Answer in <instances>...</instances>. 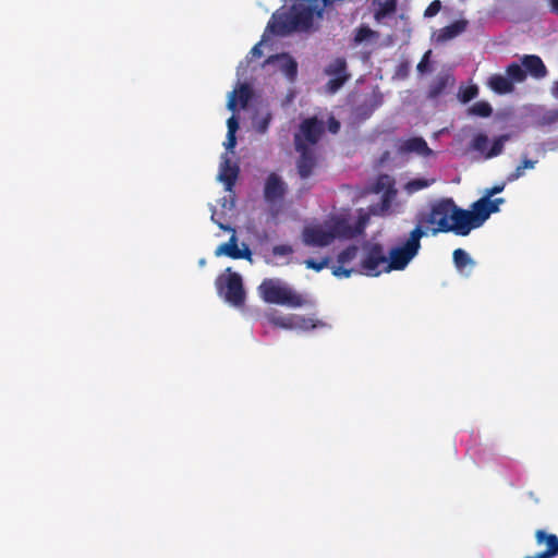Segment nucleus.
<instances>
[{
    "label": "nucleus",
    "instance_id": "obj_1",
    "mask_svg": "<svg viewBox=\"0 0 558 558\" xmlns=\"http://www.w3.org/2000/svg\"><path fill=\"white\" fill-rule=\"evenodd\" d=\"M461 208L450 197H442L429 204L428 210L420 213L416 217L421 230L429 231L433 235L453 232L463 236L461 228Z\"/></svg>",
    "mask_w": 558,
    "mask_h": 558
},
{
    "label": "nucleus",
    "instance_id": "obj_2",
    "mask_svg": "<svg viewBox=\"0 0 558 558\" xmlns=\"http://www.w3.org/2000/svg\"><path fill=\"white\" fill-rule=\"evenodd\" d=\"M317 5L295 3L288 12H276L267 24V31L277 36H286L295 31H307L315 16H322Z\"/></svg>",
    "mask_w": 558,
    "mask_h": 558
},
{
    "label": "nucleus",
    "instance_id": "obj_3",
    "mask_svg": "<svg viewBox=\"0 0 558 558\" xmlns=\"http://www.w3.org/2000/svg\"><path fill=\"white\" fill-rule=\"evenodd\" d=\"M258 291L262 299L269 304L301 307L305 303L301 294L281 283L278 279H265L258 287Z\"/></svg>",
    "mask_w": 558,
    "mask_h": 558
},
{
    "label": "nucleus",
    "instance_id": "obj_4",
    "mask_svg": "<svg viewBox=\"0 0 558 558\" xmlns=\"http://www.w3.org/2000/svg\"><path fill=\"white\" fill-rule=\"evenodd\" d=\"M425 235V231L421 228H414L403 243V245L392 247L388 254L387 269L403 270L410 262L418 254L421 248V239Z\"/></svg>",
    "mask_w": 558,
    "mask_h": 558
},
{
    "label": "nucleus",
    "instance_id": "obj_5",
    "mask_svg": "<svg viewBox=\"0 0 558 558\" xmlns=\"http://www.w3.org/2000/svg\"><path fill=\"white\" fill-rule=\"evenodd\" d=\"M226 272L216 279L217 291L230 304L242 306L245 301L242 278L238 272L231 271V268H227Z\"/></svg>",
    "mask_w": 558,
    "mask_h": 558
},
{
    "label": "nucleus",
    "instance_id": "obj_6",
    "mask_svg": "<svg viewBox=\"0 0 558 558\" xmlns=\"http://www.w3.org/2000/svg\"><path fill=\"white\" fill-rule=\"evenodd\" d=\"M388 257L380 243H367L364 245V257L360 263V272L369 277H377L387 269Z\"/></svg>",
    "mask_w": 558,
    "mask_h": 558
},
{
    "label": "nucleus",
    "instance_id": "obj_7",
    "mask_svg": "<svg viewBox=\"0 0 558 558\" xmlns=\"http://www.w3.org/2000/svg\"><path fill=\"white\" fill-rule=\"evenodd\" d=\"M324 132L325 124L322 120L317 117L306 118L301 122L299 132L294 135V146L298 147V141L300 144L315 145Z\"/></svg>",
    "mask_w": 558,
    "mask_h": 558
},
{
    "label": "nucleus",
    "instance_id": "obj_8",
    "mask_svg": "<svg viewBox=\"0 0 558 558\" xmlns=\"http://www.w3.org/2000/svg\"><path fill=\"white\" fill-rule=\"evenodd\" d=\"M461 228H463V236H466L471 230L481 227L488 218L489 210L483 201L477 199L472 204V210L461 208Z\"/></svg>",
    "mask_w": 558,
    "mask_h": 558
},
{
    "label": "nucleus",
    "instance_id": "obj_9",
    "mask_svg": "<svg viewBox=\"0 0 558 558\" xmlns=\"http://www.w3.org/2000/svg\"><path fill=\"white\" fill-rule=\"evenodd\" d=\"M509 140V134H502L496 137L490 148H488L489 141L487 135L484 133H477L473 136L470 147L472 150L478 151L485 159H492L504 151V146Z\"/></svg>",
    "mask_w": 558,
    "mask_h": 558
},
{
    "label": "nucleus",
    "instance_id": "obj_10",
    "mask_svg": "<svg viewBox=\"0 0 558 558\" xmlns=\"http://www.w3.org/2000/svg\"><path fill=\"white\" fill-rule=\"evenodd\" d=\"M335 240L331 230H325L320 226L305 227L302 231V241L306 246L325 247Z\"/></svg>",
    "mask_w": 558,
    "mask_h": 558
},
{
    "label": "nucleus",
    "instance_id": "obj_11",
    "mask_svg": "<svg viewBox=\"0 0 558 558\" xmlns=\"http://www.w3.org/2000/svg\"><path fill=\"white\" fill-rule=\"evenodd\" d=\"M295 150L300 154L296 160L298 173L301 179H307L313 174L317 166L316 155L307 144H300L299 141Z\"/></svg>",
    "mask_w": 558,
    "mask_h": 558
},
{
    "label": "nucleus",
    "instance_id": "obj_12",
    "mask_svg": "<svg viewBox=\"0 0 558 558\" xmlns=\"http://www.w3.org/2000/svg\"><path fill=\"white\" fill-rule=\"evenodd\" d=\"M215 255L216 256L226 255L232 259H246L250 263L253 262L252 252H251L250 247L243 243V248H239L238 239L234 234L231 235V238L229 239L228 242L220 244L216 248Z\"/></svg>",
    "mask_w": 558,
    "mask_h": 558
},
{
    "label": "nucleus",
    "instance_id": "obj_13",
    "mask_svg": "<svg viewBox=\"0 0 558 558\" xmlns=\"http://www.w3.org/2000/svg\"><path fill=\"white\" fill-rule=\"evenodd\" d=\"M287 192V185L283 180L275 172H271L265 182L264 197L268 203H275L283 198Z\"/></svg>",
    "mask_w": 558,
    "mask_h": 558
},
{
    "label": "nucleus",
    "instance_id": "obj_14",
    "mask_svg": "<svg viewBox=\"0 0 558 558\" xmlns=\"http://www.w3.org/2000/svg\"><path fill=\"white\" fill-rule=\"evenodd\" d=\"M397 151L399 155L415 153L417 155L428 156L432 154V149L428 147L426 141L418 136L400 140L397 145Z\"/></svg>",
    "mask_w": 558,
    "mask_h": 558
},
{
    "label": "nucleus",
    "instance_id": "obj_15",
    "mask_svg": "<svg viewBox=\"0 0 558 558\" xmlns=\"http://www.w3.org/2000/svg\"><path fill=\"white\" fill-rule=\"evenodd\" d=\"M239 171L240 169L238 165L232 163L227 155H223L218 179L223 182L226 191H231L233 189L239 175Z\"/></svg>",
    "mask_w": 558,
    "mask_h": 558
},
{
    "label": "nucleus",
    "instance_id": "obj_16",
    "mask_svg": "<svg viewBox=\"0 0 558 558\" xmlns=\"http://www.w3.org/2000/svg\"><path fill=\"white\" fill-rule=\"evenodd\" d=\"M522 66L526 74L535 78H542L547 74V69L543 60L536 54H525L521 59Z\"/></svg>",
    "mask_w": 558,
    "mask_h": 558
},
{
    "label": "nucleus",
    "instance_id": "obj_17",
    "mask_svg": "<svg viewBox=\"0 0 558 558\" xmlns=\"http://www.w3.org/2000/svg\"><path fill=\"white\" fill-rule=\"evenodd\" d=\"M253 96L252 88L247 84H242L238 89H234L228 99L227 107L230 111L236 110V101L239 100L242 108H245Z\"/></svg>",
    "mask_w": 558,
    "mask_h": 558
},
{
    "label": "nucleus",
    "instance_id": "obj_18",
    "mask_svg": "<svg viewBox=\"0 0 558 558\" xmlns=\"http://www.w3.org/2000/svg\"><path fill=\"white\" fill-rule=\"evenodd\" d=\"M330 230L335 234V239H353L359 235L354 223L352 225L345 217H338L335 219Z\"/></svg>",
    "mask_w": 558,
    "mask_h": 558
},
{
    "label": "nucleus",
    "instance_id": "obj_19",
    "mask_svg": "<svg viewBox=\"0 0 558 558\" xmlns=\"http://www.w3.org/2000/svg\"><path fill=\"white\" fill-rule=\"evenodd\" d=\"M466 26L468 22L465 20H458L450 25L440 28L436 38L437 43H446L453 39L462 34L466 29Z\"/></svg>",
    "mask_w": 558,
    "mask_h": 558
},
{
    "label": "nucleus",
    "instance_id": "obj_20",
    "mask_svg": "<svg viewBox=\"0 0 558 558\" xmlns=\"http://www.w3.org/2000/svg\"><path fill=\"white\" fill-rule=\"evenodd\" d=\"M267 322L276 328L292 330L295 329L296 315H281L277 311H271L265 315Z\"/></svg>",
    "mask_w": 558,
    "mask_h": 558
},
{
    "label": "nucleus",
    "instance_id": "obj_21",
    "mask_svg": "<svg viewBox=\"0 0 558 558\" xmlns=\"http://www.w3.org/2000/svg\"><path fill=\"white\" fill-rule=\"evenodd\" d=\"M274 60L281 62V65H280L281 71L290 81L295 80V77L298 75V63L292 57H290L286 53L277 54L275 57L268 58L266 62L270 63Z\"/></svg>",
    "mask_w": 558,
    "mask_h": 558
},
{
    "label": "nucleus",
    "instance_id": "obj_22",
    "mask_svg": "<svg viewBox=\"0 0 558 558\" xmlns=\"http://www.w3.org/2000/svg\"><path fill=\"white\" fill-rule=\"evenodd\" d=\"M538 544L546 543L547 549L542 551L545 558H553L558 555V537L555 534H547L543 530L536 531L535 534Z\"/></svg>",
    "mask_w": 558,
    "mask_h": 558
},
{
    "label": "nucleus",
    "instance_id": "obj_23",
    "mask_svg": "<svg viewBox=\"0 0 558 558\" xmlns=\"http://www.w3.org/2000/svg\"><path fill=\"white\" fill-rule=\"evenodd\" d=\"M487 86L499 95H505L512 93L514 89V86L512 85L511 81L508 80L507 76H504L501 74H493L487 82Z\"/></svg>",
    "mask_w": 558,
    "mask_h": 558
},
{
    "label": "nucleus",
    "instance_id": "obj_24",
    "mask_svg": "<svg viewBox=\"0 0 558 558\" xmlns=\"http://www.w3.org/2000/svg\"><path fill=\"white\" fill-rule=\"evenodd\" d=\"M451 83H453V77L450 74L437 75L429 85L428 98L435 99L439 97Z\"/></svg>",
    "mask_w": 558,
    "mask_h": 558
},
{
    "label": "nucleus",
    "instance_id": "obj_25",
    "mask_svg": "<svg viewBox=\"0 0 558 558\" xmlns=\"http://www.w3.org/2000/svg\"><path fill=\"white\" fill-rule=\"evenodd\" d=\"M506 74L512 85L514 83H522L526 78V71H524L522 64L520 65L517 62H512L506 68Z\"/></svg>",
    "mask_w": 558,
    "mask_h": 558
},
{
    "label": "nucleus",
    "instance_id": "obj_26",
    "mask_svg": "<svg viewBox=\"0 0 558 558\" xmlns=\"http://www.w3.org/2000/svg\"><path fill=\"white\" fill-rule=\"evenodd\" d=\"M325 73L329 76H341V75H350L347 72V61L344 58H336L332 62H330L325 69Z\"/></svg>",
    "mask_w": 558,
    "mask_h": 558
},
{
    "label": "nucleus",
    "instance_id": "obj_27",
    "mask_svg": "<svg viewBox=\"0 0 558 558\" xmlns=\"http://www.w3.org/2000/svg\"><path fill=\"white\" fill-rule=\"evenodd\" d=\"M397 11V0H385L384 2H378V8L375 11V19L380 21Z\"/></svg>",
    "mask_w": 558,
    "mask_h": 558
},
{
    "label": "nucleus",
    "instance_id": "obj_28",
    "mask_svg": "<svg viewBox=\"0 0 558 558\" xmlns=\"http://www.w3.org/2000/svg\"><path fill=\"white\" fill-rule=\"evenodd\" d=\"M453 263L460 271L466 267L472 268L474 266L473 259L463 248H457L453 251Z\"/></svg>",
    "mask_w": 558,
    "mask_h": 558
},
{
    "label": "nucleus",
    "instance_id": "obj_29",
    "mask_svg": "<svg viewBox=\"0 0 558 558\" xmlns=\"http://www.w3.org/2000/svg\"><path fill=\"white\" fill-rule=\"evenodd\" d=\"M493 113V108L487 101H477L469 108V114L481 118H488Z\"/></svg>",
    "mask_w": 558,
    "mask_h": 558
},
{
    "label": "nucleus",
    "instance_id": "obj_30",
    "mask_svg": "<svg viewBox=\"0 0 558 558\" xmlns=\"http://www.w3.org/2000/svg\"><path fill=\"white\" fill-rule=\"evenodd\" d=\"M357 253L359 247L356 245H349L338 254L337 262L340 265L350 264L356 258Z\"/></svg>",
    "mask_w": 558,
    "mask_h": 558
},
{
    "label": "nucleus",
    "instance_id": "obj_31",
    "mask_svg": "<svg viewBox=\"0 0 558 558\" xmlns=\"http://www.w3.org/2000/svg\"><path fill=\"white\" fill-rule=\"evenodd\" d=\"M325 324L319 320H315L311 317H304L296 315L295 319V329H302V330H311L317 327H323Z\"/></svg>",
    "mask_w": 558,
    "mask_h": 558
},
{
    "label": "nucleus",
    "instance_id": "obj_32",
    "mask_svg": "<svg viewBox=\"0 0 558 558\" xmlns=\"http://www.w3.org/2000/svg\"><path fill=\"white\" fill-rule=\"evenodd\" d=\"M478 95V87L476 85H469L461 87L458 93V98L462 104H468Z\"/></svg>",
    "mask_w": 558,
    "mask_h": 558
},
{
    "label": "nucleus",
    "instance_id": "obj_33",
    "mask_svg": "<svg viewBox=\"0 0 558 558\" xmlns=\"http://www.w3.org/2000/svg\"><path fill=\"white\" fill-rule=\"evenodd\" d=\"M350 78V75H341L331 77L327 84L326 88L330 94L337 93Z\"/></svg>",
    "mask_w": 558,
    "mask_h": 558
},
{
    "label": "nucleus",
    "instance_id": "obj_34",
    "mask_svg": "<svg viewBox=\"0 0 558 558\" xmlns=\"http://www.w3.org/2000/svg\"><path fill=\"white\" fill-rule=\"evenodd\" d=\"M535 163L536 161L534 160L526 158L523 159L522 162L515 168V170L512 173H510V175L508 177V181H514L519 179L524 174L525 169H533Z\"/></svg>",
    "mask_w": 558,
    "mask_h": 558
},
{
    "label": "nucleus",
    "instance_id": "obj_35",
    "mask_svg": "<svg viewBox=\"0 0 558 558\" xmlns=\"http://www.w3.org/2000/svg\"><path fill=\"white\" fill-rule=\"evenodd\" d=\"M433 182L434 180L414 179L407 183L405 189L409 193H414L428 187Z\"/></svg>",
    "mask_w": 558,
    "mask_h": 558
},
{
    "label": "nucleus",
    "instance_id": "obj_36",
    "mask_svg": "<svg viewBox=\"0 0 558 558\" xmlns=\"http://www.w3.org/2000/svg\"><path fill=\"white\" fill-rule=\"evenodd\" d=\"M330 257L329 256H325L323 257L320 260H315L313 258H308V259H305L304 260V265L306 266V268L308 269H313L315 271H320L323 270L324 268L328 267L329 264H330Z\"/></svg>",
    "mask_w": 558,
    "mask_h": 558
},
{
    "label": "nucleus",
    "instance_id": "obj_37",
    "mask_svg": "<svg viewBox=\"0 0 558 558\" xmlns=\"http://www.w3.org/2000/svg\"><path fill=\"white\" fill-rule=\"evenodd\" d=\"M375 35V32L372 31L368 26H360L356 32H355V35H354V41L356 44H361L367 39H369L371 37H373Z\"/></svg>",
    "mask_w": 558,
    "mask_h": 558
},
{
    "label": "nucleus",
    "instance_id": "obj_38",
    "mask_svg": "<svg viewBox=\"0 0 558 558\" xmlns=\"http://www.w3.org/2000/svg\"><path fill=\"white\" fill-rule=\"evenodd\" d=\"M271 119L272 114L270 112H267L265 117H263L259 121L255 123V130L259 134L266 133L271 122Z\"/></svg>",
    "mask_w": 558,
    "mask_h": 558
},
{
    "label": "nucleus",
    "instance_id": "obj_39",
    "mask_svg": "<svg viewBox=\"0 0 558 558\" xmlns=\"http://www.w3.org/2000/svg\"><path fill=\"white\" fill-rule=\"evenodd\" d=\"M344 265L333 266L331 268L332 275L337 278H349L355 271L353 268H345Z\"/></svg>",
    "mask_w": 558,
    "mask_h": 558
},
{
    "label": "nucleus",
    "instance_id": "obj_40",
    "mask_svg": "<svg viewBox=\"0 0 558 558\" xmlns=\"http://www.w3.org/2000/svg\"><path fill=\"white\" fill-rule=\"evenodd\" d=\"M369 216L365 213H360L357 220L354 222L357 234H362L368 223Z\"/></svg>",
    "mask_w": 558,
    "mask_h": 558
},
{
    "label": "nucleus",
    "instance_id": "obj_41",
    "mask_svg": "<svg viewBox=\"0 0 558 558\" xmlns=\"http://www.w3.org/2000/svg\"><path fill=\"white\" fill-rule=\"evenodd\" d=\"M294 252L293 247L289 244H279L272 247V254L275 256H289Z\"/></svg>",
    "mask_w": 558,
    "mask_h": 558
},
{
    "label": "nucleus",
    "instance_id": "obj_42",
    "mask_svg": "<svg viewBox=\"0 0 558 558\" xmlns=\"http://www.w3.org/2000/svg\"><path fill=\"white\" fill-rule=\"evenodd\" d=\"M440 9H441V2L439 0H434V1H432L429 3V5L424 11V16L425 17H433L436 14H438Z\"/></svg>",
    "mask_w": 558,
    "mask_h": 558
},
{
    "label": "nucleus",
    "instance_id": "obj_43",
    "mask_svg": "<svg viewBox=\"0 0 558 558\" xmlns=\"http://www.w3.org/2000/svg\"><path fill=\"white\" fill-rule=\"evenodd\" d=\"M430 50L425 52L422 60L417 64V71L424 73L428 69Z\"/></svg>",
    "mask_w": 558,
    "mask_h": 558
},
{
    "label": "nucleus",
    "instance_id": "obj_44",
    "mask_svg": "<svg viewBox=\"0 0 558 558\" xmlns=\"http://www.w3.org/2000/svg\"><path fill=\"white\" fill-rule=\"evenodd\" d=\"M505 186H506L505 183L496 184V185L492 186L490 189H487L485 191L484 195L493 197L494 195L501 193L504 191Z\"/></svg>",
    "mask_w": 558,
    "mask_h": 558
},
{
    "label": "nucleus",
    "instance_id": "obj_45",
    "mask_svg": "<svg viewBox=\"0 0 558 558\" xmlns=\"http://www.w3.org/2000/svg\"><path fill=\"white\" fill-rule=\"evenodd\" d=\"M482 198L487 207V210H489V215L499 211V208L496 206V203L492 199V197L484 195Z\"/></svg>",
    "mask_w": 558,
    "mask_h": 558
},
{
    "label": "nucleus",
    "instance_id": "obj_46",
    "mask_svg": "<svg viewBox=\"0 0 558 558\" xmlns=\"http://www.w3.org/2000/svg\"><path fill=\"white\" fill-rule=\"evenodd\" d=\"M228 133L235 134L239 129V122L234 116L230 117L227 121Z\"/></svg>",
    "mask_w": 558,
    "mask_h": 558
},
{
    "label": "nucleus",
    "instance_id": "obj_47",
    "mask_svg": "<svg viewBox=\"0 0 558 558\" xmlns=\"http://www.w3.org/2000/svg\"><path fill=\"white\" fill-rule=\"evenodd\" d=\"M236 145L235 134L227 133V140L225 142V146L228 150H232Z\"/></svg>",
    "mask_w": 558,
    "mask_h": 558
},
{
    "label": "nucleus",
    "instance_id": "obj_48",
    "mask_svg": "<svg viewBox=\"0 0 558 558\" xmlns=\"http://www.w3.org/2000/svg\"><path fill=\"white\" fill-rule=\"evenodd\" d=\"M544 120L547 122V123H555L558 121V109L557 110H551V111H548L545 116H544Z\"/></svg>",
    "mask_w": 558,
    "mask_h": 558
},
{
    "label": "nucleus",
    "instance_id": "obj_49",
    "mask_svg": "<svg viewBox=\"0 0 558 558\" xmlns=\"http://www.w3.org/2000/svg\"><path fill=\"white\" fill-rule=\"evenodd\" d=\"M253 58H260L263 56L262 50V41L257 43L252 49L251 52Z\"/></svg>",
    "mask_w": 558,
    "mask_h": 558
},
{
    "label": "nucleus",
    "instance_id": "obj_50",
    "mask_svg": "<svg viewBox=\"0 0 558 558\" xmlns=\"http://www.w3.org/2000/svg\"><path fill=\"white\" fill-rule=\"evenodd\" d=\"M339 129H340V123L332 118L329 122V131L331 133H337L339 131Z\"/></svg>",
    "mask_w": 558,
    "mask_h": 558
},
{
    "label": "nucleus",
    "instance_id": "obj_51",
    "mask_svg": "<svg viewBox=\"0 0 558 558\" xmlns=\"http://www.w3.org/2000/svg\"><path fill=\"white\" fill-rule=\"evenodd\" d=\"M551 12L558 14V0H549Z\"/></svg>",
    "mask_w": 558,
    "mask_h": 558
},
{
    "label": "nucleus",
    "instance_id": "obj_52",
    "mask_svg": "<svg viewBox=\"0 0 558 558\" xmlns=\"http://www.w3.org/2000/svg\"><path fill=\"white\" fill-rule=\"evenodd\" d=\"M496 203V206L499 208L501 204L505 203V198L498 197L493 199Z\"/></svg>",
    "mask_w": 558,
    "mask_h": 558
},
{
    "label": "nucleus",
    "instance_id": "obj_53",
    "mask_svg": "<svg viewBox=\"0 0 558 558\" xmlns=\"http://www.w3.org/2000/svg\"><path fill=\"white\" fill-rule=\"evenodd\" d=\"M553 94L556 98H558V82H556L553 87Z\"/></svg>",
    "mask_w": 558,
    "mask_h": 558
},
{
    "label": "nucleus",
    "instance_id": "obj_54",
    "mask_svg": "<svg viewBox=\"0 0 558 558\" xmlns=\"http://www.w3.org/2000/svg\"><path fill=\"white\" fill-rule=\"evenodd\" d=\"M525 558H545V557L543 556V554H542V553H538V554H537V555H535V556H529V557H525Z\"/></svg>",
    "mask_w": 558,
    "mask_h": 558
}]
</instances>
